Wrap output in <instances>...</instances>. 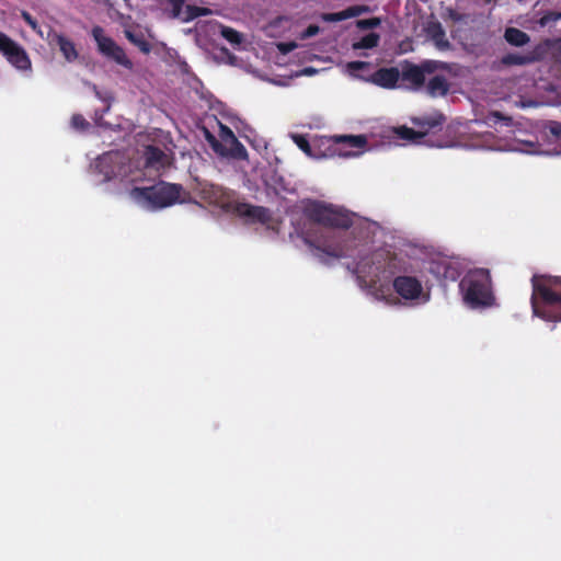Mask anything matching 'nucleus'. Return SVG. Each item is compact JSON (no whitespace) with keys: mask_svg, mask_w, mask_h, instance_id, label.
I'll list each match as a JSON object with an SVG mask.
<instances>
[{"mask_svg":"<svg viewBox=\"0 0 561 561\" xmlns=\"http://www.w3.org/2000/svg\"><path fill=\"white\" fill-rule=\"evenodd\" d=\"M561 19V13H554V12H550L546 15H543L541 19H540V24L543 26L546 25L549 21H557Z\"/></svg>","mask_w":561,"mask_h":561,"instance_id":"obj_30","label":"nucleus"},{"mask_svg":"<svg viewBox=\"0 0 561 561\" xmlns=\"http://www.w3.org/2000/svg\"><path fill=\"white\" fill-rule=\"evenodd\" d=\"M504 38L514 46L520 47L529 43V36L515 27H508L505 31Z\"/></svg>","mask_w":561,"mask_h":561,"instance_id":"obj_14","label":"nucleus"},{"mask_svg":"<svg viewBox=\"0 0 561 561\" xmlns=\"http://www.w3.org/2000/svg\"><path fill=\"white\" fill-rule=\"evenodd\" d=\"M205 138L208 141V144L211 146V148L217 152V148L219 146V139H217L215 136H213L208 130H204Z\"/></svg>","mask_w":561,"mask_h":561,"instance_id":"obj_31","label":"nucleus"},{"mask_svg":"<svg viewBox=\"0 0 561 561\" xmlns=\"http://www.w3.org/2000/svg\"><path fill=\"white\" fill-rule=\"evenodd\" d=\"M126 37L136 45L142 53L148 54L150 51V45L141 37L135 35L130 31H125Z\"/></svg>","mask_w":561,"mask_h":561,"instance_id":"obj_21","label":"nucleus"},{"mask_svg":"<svg viewBox=\"0 0 561 561\" xmlns=\"http://www.w3.org/2000/svg\"><path fill=\"white\" fill-rule=\"evenodd\" d=\"M534 61V58L518 54H508L501 59L504 66H523Z\"/></svg>","mask_w":561,"mask_h":561,"instance_id":"obj_19","label":"nucleus"},{"mask_svg":"<svg viewBox=\"0 0 561 561\" xmlns=\"http://www.w3.org/2000/svg\"><path fill=\"white\" fill-rule=\"evenodd\" d=\"M276 47H277V49H278L282 54L286 55V54H288L289 51H291V50L296 49V48L298 47V45H297V43H295V42H289V43H278V44L276 45Z\"/></svg>","mask_w":561,"mask_h":561,"instance_id":"obj_27","label":"nucleus"},{"mask_svg":"<svg viewBox=\"0 0 561 561\" xmlns=\"http://www.w3.org/2000/svg\"><path fill=\"white\" fill-rule=\"evenodd\" d=\"M381 23V20L379 18H371L367 20H358L356 22V26L360 30H368L379 26Z\"/></svg>","mask_w":561,"mask_h":561,"instance_id":"obj_22","label":"nucleus"},{"mask_svg":"<svg viewBox=\"0 0 561 561\" xmlns=\"http://www.w3.org/2000/svg\"><path fill=\"white\" fill-rule=\"evenodd\" d=\"M380 36L377 33H369L360 41L353 43V49H371L378 46Z\"/></svg>","mask_w":561,"mask_h":561,"instance_id":"obj_17","label":"nucleus"},{"mask_svg":"<svg viewBox=\"0 0 561 561\" xmlns=\"http://www.w3.org/2000/svg\"><path fill=\"white\" fill-rule=\"evenodd\" d=\"M400 78L398 68H382L376 71L367 81L385 89H393Z\"/></svg>","mask_w":561,"mask_h":561,"instance_id":"obj_7","label":"nucleus"},{"mask_svg":"<svg viewBox=\"0 0 561 561\" xmlns=\"http://www.w3.org/2000/svg\"><path fill=\"white\" fill-rule=\"evenodd\" d=\"M180 16L184 22H188L199 15H208L211 11L207 8H199L194 5H187L184 10H182V4L180 5Z\"/></svg>","mask_w":561,"mask_h":561,"instance_id":"obj_16","label":"nucleus"},{"mask_svg":"<svg viewBox=\"0 0 561 561\" xmlns=\"http://www.w3.org/2000/svg\"><path fill=\"white\" fill-rule=\"evenodd\" d=\"M49 35L51 36V41L58 45L61 54L68 62H73L78 59L79 54L72 41L58 33H51Z\"/></svg>","mask_w":561,"mask_h":561,"instance_id":"obj_10","label":"nucleus"},{"mask_svg":"<svg viewBox=\"0 0 561 561\" xmlns=\"http://www.w3.org/2000/svg\"><path fill=\"white\" fill-rule=\"evenodd\" d=\"M540 277L535 276L533 278L534 291L539 295L545 301L549 304L561 302V297L552 293L548 287L540 283Z\"/></svg>","mask_w":561,"mask_h":561,"instance_id":"obj_13","label":"nucleus"},{"mask_svg":"<svg viewBox=\"0 0 561 561\" xmlns=\"http://www.w3.org/2000/svg\"><path fill=\"white\" fill-rule=\"evenodd\" d=\"M71 124L77 129H83L88 125L84 118L80 115H73L71 119Z\"/></svg>","mask_w":561,"mask_h":561,"instance_id":"obj_29","label":"nucleus"},{"mask_svg":"<svg viewBox=\"0 0 561 561\" xmlns=\"http://www.w3.org/2000/svg\"><path fill=\"white\" fill-rule=\"evenodd\" d=\"M130 196L141 207L156 210L175 203L179 198V188L172 184L159 183L150 187L134 188Z\"/></svg>","mask_w":561,"mask_h":561,"instance_id":"obj_1","label":"nucleus"},{"mask_svg":"<svg viewBox=\"0 0 561 561\" xmlns=\"http://www.w3.org/2000/svg\"><path fill=\"white\" fill-rule=\"evenodd\" d=\"M217 153L222 157H231L243 159L247 157V151L244 147L234 137H228L225 139H219V146L217 148Z\"/></svg>","mask_w":561,"mask_h":561,"instance_id":"obj_8","label":"nucleus"},{"mask_svg":"<svg viewBox=\"0 0 561 561\" xmlns=\"http://www.w3.org/2000/svg\"><path fill=\"white\" fill-rule=\"evenodd\" d=\"M446 65L435 60H426L416 66L405 64L402 68V78L413 84L415 89L421 88L425 82V76L432 75L440 69H445Z\"/></svg>","mask_w":561,"mask_h":561,"instance_id":"obj_4","label":"nucleus"},{"mask_svg":"<svg viewBox=\"0 0 561 561\" xmlns=\"http://www.w3.org/2000/svg\"><path fill=\"white\" fill-rule=\"evenodd\" d=\"M558 50L561 54V42L558 44Z\"/></svg>","mask_w":561,"mask_h":561,"instance_id":"obj_38","label":"nucleus"},{"mask_svg":"<svg viewBox=\"0 0 561 561\" xmlns=\"http://www.w3.org/2000/svg\"><path fill=\"white\" fill-rule=\"evenodd\" d=\"M293 138L301 150H304L306 153H310V146L304 137L296 135Z\"/></svg>","mask_w":561,"mask_h":561,"instance_id":"obj_28","label":"nucleus"},{"mask_svg":"<svg viewBox=\"0 0 561 561\" xmlns=\"http://www.w3.org/2000/svg\"><path fill=\"white\" fill-rule=\"evenodd\" d=\"M448 89V83L442 76L433 77L427 83V92L432 98L446 95Z\"/></svg>","mask_w":561,"mask_h":561,"instance_id":"obj_12","label":"nucleus"},{"mask_svg":"<svg viewBox=\"0 0 561 561\" xmlns=\"http://www.w3.org/2000/svg\"><path fill=\"white\" fill-rule=\"evenodd\" d=\"M229 59H230V61H231V62H233V60L236 59V57H234V56H232V55H230V56H229Z\"/></svg>","mask_w":561,"mask_h":561,"instance_id":"obj_37","label":"nucleus"},{"mask_svg":"<svg viewBox=\"0 0 561 561\" xmlns=\"http://www.w3.org/2000/svg\"><path fill=\"white\" fill-rule=\"evenodd\" d=\"M173 5L172 15L180 16V5L183 4L184 0H170Z\"/></svg>","mask_w":561,"mask_h":561,"instance_id":"obj_34","label":"nucleus"},{"mask_svg":"<svg viewBox=\"0 0 561 561\" xmlns=\"http://www.w3.org/2000/svg\"><path fill=\"white\" fill-rule=\"evenodd\" d=\"M466 282L468 287L465 300L468 305L472 308L492 305L493 297L489 290L490 277L488 271H477Z\"/></svg>","mask_w":561,"mask_h":561,"instance_id":"obj_2","label":"nucleus"},{"mask_svg":"<svg viewBox=\"0 0 561 561\" xmlns=\"http://www.w3.org/2000/svg\"><path fill=\"white\" fill-rule=\"evenodd\" d=\"M312 217L318 222L329 226L347 227L350 224L347 216L331 206L317 205L313 209Z\"/></svg>","mask_w":561,"mask_h":561,"instance_id":"obj_6","label":"nucleus"},{"mask_svg":"<svg viewBox=\"0 0 561 561\" xmlns=\"http://www.w3.org/2000/svg\"><path fill=\"white\" fill-rule=\"evenodd\" d=\"M368 66L367 62L365 61H351L347 64V68L350 70H360V69H364Z\"/></svg>","mask_w":561,"mask_h":561,"instance_id":"obj_33","label":"nucleus"},{"mask_svg":"<svg viewBox=\"0 0 561 561\" xmlns=\"http://www.w3.org/2000/svg\"><path fill=\"white\" fill-rule=\"evenodd\" d=\"M319 33V26L310 25L308 28L300 35L301 39H306L308 37L314 36Z\"/></svg>","mask_w":561,"mask_h":561,"instance_id":"obj_32","label":"nucleus"},{"mask_svg":"<svg viewBox=\"0 0 561 561\" xmlns=\"http://www.w3.org/2000/svg\"><path fill=\"white\" fill-rule=\"evenodd\" d=\"M428 34L437 48L447 49L449 47V43L445 37V32L439 24H431L428 26Z\"/></svg>","mask_w":561,"mask_h":561,"instance_id":"obj_15","label":"nucleus"},{"mask_svg":"<svg viewBox=\"0 0 561 561\" xmlns=\"http://www.w3.org/2000/svg\"><path fill=\"white\" fill-rule=\"evenodd\" d=\"M219 137H220V139H225L228 137H234V134L232 133V130L230 128L221 125Z\"/></svg>","mask_w":561,"mask_h":561,"instance_id":"obj_35","label":"nucleus"},{"mask_svg":"<svg viewBox=\"0 0 561 561\" xmlns=\"http://www.w3.org/2000/svg\"><path fill=\"white\" fill-rule=\"evenodd\" d=\"M327 22H339L347 19L346 10L336 13H324L321 15Z\"/></svg>","mask_w":561,"mask_h":561,"instance_id":"obj_23","label":"nucleus"},{"mask_svg":"<svg viewBox=\"0 0 561 561\" xmlns=\"http://www.w3.org/2000/svg\"><path fill=\"white\" fill-rule=\"evenodd\" d=\"M157 151L152 152V158H156Z\"/></svg>","mask_w":561,"mask_h":561,"instance_id":"obj_39","label":"nucleus"},{"mask_svg":"<svg viewBox=\"0 0 561 561\" xmlns=\"http://www.w3.org/2000/svg\"><path fill=\"white\" fill-rule=\"evenodd\" d=\"M333 139L335 142H348L350 146L357 148L364 147L367 142L366 137L363 135H340L334 136Z\"/></svg>","mask_w":561,"mask_h":561,"instance_id":"obj_20","label":"nucleus"},{"mask_svg":"<svg viewBox=\"0 0 561 561\" xmlns=\"http://www.w3.org/2000/svg\"><path fill=\"white\" fill-rule=\"evenodd\" d=\"M236 211L239 216L253 220L265 221L268 218L267 210L260 206L240 204L237 206Z\"/></svg>","mask_w":561,"mask_h":561,"instance_id":"obj_11","label":"nucleus"},{"mask_svg":"<svg viewBox=\"0 0 561 561\" xmlns=\"http://www.w3.org/2000/svg\"><path fill=\"white\" fill-rule=\"evenodd\" d=\"M0 53H2L7 60L15 68L20 70L31 69V60L24 48L1 32Z\"/></svg>","mask_w":561,"mask_h":561,"instance_id":"obj_5","label":"nucleus"},{"mask_svg":"<svg viewBox=\"0 0 561 561\" xmlns=\"http://www.w3.org/2000/svg\"><path fill=\"white\" fill-rule=\"evenodd\" d=\"M397 293L405 299H413L420 295L421 285L411 277H398L394 280Z\"/></svg>","mask_w":561,"mask_h":561,"instance_id":"obj_9","label":"nucleus"},{"mask_svg":"<svg viewBox=\"0 0 561 561\" xmlns=\"http://www.w3.org/2000/svg\"><path fill=\"white\" fill-rule=\"evenodd\" d=\"M92 36L96 42L99 51L102 55L128 70L133 69V62L127 57L123 48L119 47L111 37L106 36L102 27L94 26L92 28Z\"/></svg>","mask_w":561,"mask_h":561,"instance_id":"obj_3","label":"nucleus"},{"mask_svg":"<svg viewBox=\"0 0 561 561\" xmlns=\"http://www.w3.org/2000/svg\"><path fill=\"white\" fill-rule=\"evenodd\" d=\"M369 11V8L366 7V5H355V7H350L346 9V14H347V19H351V18H354V16H358L363 13H366Z\"/></svg>","mask_w":561,"mask_h":561,"instance_id":"obj_25","label":"nucleus"},{"mask_svg":"<svg viewBox=\"0 0 561 561\" xmlns=\"http://www.w3.org/2000/svg\"><path fill=\"white\" fill-rule=\"evenodd\" d=\"M399 134L404 139L421 138L423 136V134H419V133H416L413 129L408 128V127H401L399 129Z\"/></svg>","mask_w":561,"mask_h":561,"instance_id":"obj_26","label":"nucleus"},{"mask_svg":"<svg viewBox=\"0 0 561 561\" xmlns=\"http://www.w3.org/2000/svg\"><path fill=\"white\" fill-rule=\"evenodd\" d=\"M318 73V70L316 68H312V67H308V68H305L304 70L300 71V76H313Z\"/></svg>","mask_w":561,"mask_h":561,"instance_id":"obj_36","label":"nucleus"},{"mask_svg":"<svg viewBox=\"0 0 561 561\" xmlns=\"http://www.w3.org/2000/svg\"><path fill=\"white\" fill-rule=\"evenodd\" d=\"M219 31L220 35L232 45H240L244 41L243 34L229 26L219 25Z\"/></svg>","mask_w":561,"mask_h":561,"instance_id":"obj_18","label":"nucleus"},{"mask_svg":"<svg viewBox=\"0 0 561 561\" xmlns=\"http://www.w3.org/2000/svg\"><path fill=\"white\" fill-rule=\"evenodd\" d=\"M21 15L24 21L32 27V30H34L41 37H44V33L38 27L37 22L26 11H22Z\"/></svg>","mask_w":561,"mask_h":561,"instance_id":"obj_24","label":"nucleus"}]
</instances>
